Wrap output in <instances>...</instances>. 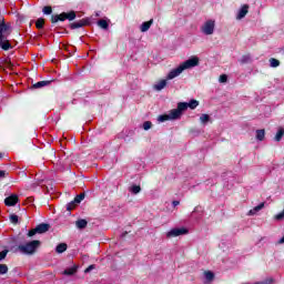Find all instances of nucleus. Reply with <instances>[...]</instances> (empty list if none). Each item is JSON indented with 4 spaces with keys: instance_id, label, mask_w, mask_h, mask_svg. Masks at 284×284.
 Listing matches in <instances>:
<instances>
[{
    "instance_id": "nucleus-1",
    "label": "nucleus",
    "mask_w": 284,
    "mask_h": 284,
    "mask_svg": "<svg viewBox=\"0 0 284 284\" xmlns=\"http://www.w3.org/2000/svg\"><path fill=\"white\" fill-rule=\"evenodd\" d=\"M10 34H12V26L10 22H6V17L0 10V49L4 52L13 48L9 40Z\"/></svg>"
},
{
    "instance_id": "nucleus-2",
    "label": "nucleus",
    "mask_w": 284,
    "mask_h": 284,
    "mask_svg": "<svg viewBox=\"0 0 284 284\" xmlns=\"http://www.w3.org/2000/svg\"><path fill=\"white\" fill-rule=\"evenodd\" d=\"M196 65H199V57H192L191 59L182 62L178 68L171 70L166 79H176V77L182 74L184 70H190V68H196Z\"/></svg>"
},
{
    "instance_id": "nucleus-3",
    "label": "nucleus",
    "mask_w": 284,
    "mask_h": 284,
    "mask_svg": "<svg viewBox=\"0 0 284 284\" xmlns=\"http://www.w3.org/2000/svg\"><path fill=\"white\" fill-rule=\"evenodd\" d=\"M41 247V241L39 240H32L29 242H26L24 244L18 245L19 252L21 254H26L27 256H32L37 254V250Z\"/></svg>"
},
{
    "instance_id": "nucleus-4",
    "label": "nucleus",
    "mask_w": 284,
    "mask_h": 284,
    "mask_svg": "<svg viewBox=\"0 0 284 284\" xmlns=\"http://www.w3.org/2000/svg\"><path fill=\"white\" fill-rule=\"evenodd\" d=\"M74 19H77V11L70 10L60 14H52L51 23H59V21H74Z\"/></svg>"
},
{
    "instance_id": "nucleus-5",
    "label": "nucleus",
    "mask_w": 284,
    "mask_h": 284,
    "mask_svg": "<svg viewBox=\"0 0 284 284\" xmlns=\"http://www.w3.org/2000/svg\"><path fill=\"white\" fill-rule=\"evenodd\" d=\"M45 232H50V224L40 223L34 229L30 230L27 236L32 239V236H36V234H45Z\"/></svg>"
},
{
    "instance_id": "nucleus-6",
    "label": "nucleus",
    "mask_w": 284,
    "mask_h": 284,
    "mask_svg": "<svg viewBox=\"0 0 284 284\" xmlns=\"http://www.w3.org/2000/svg\"><path fill=\"white\" fill-rule=\"evenodd\" d=\"M183 112H185V104L178 103V108L169 111V116L171 121H176L183 116Z\"/></svg>"
},
{
    "instance_id": "nucleus-7",
    "label": "nucleus",
    "mask_w": 284,
    "mask_h": 284,
    "mask_svg": "<svg viewBox=\"0 0 284 284\" xmlns=\"http://www.w3.org/2000/svg\"><path fill=\"white\" fill-rule=\"evenodd\" d=\"M190 231L185 227L181 229H172L166 233V239H176V236H183L185 234H189Z\"/></svg>"
},
{
    "instance_id": "nucleus-8",
    "label": "nucleus",
    "mask_w": 284,
    "mask_h": 284,
    "mask_svg": "<svg viewBox=\"0 0 284 284\" xmlns=\"http://www.w3.org/2000/svg\"><path fill=\"white\" fill-rule=\"evenodd\" d=\"M85 26H90V18H84V19H81L77 22H71L69 24V28L71 30H79V28H85Z\"/></svg>"
},
{
    "instance_id": "nucleus-9",
    "label": "nucleus",
    "mask_w": 284,
    "mask_h": 284,
    "mask_svg": "<svg viewBox=\"0 0 284 284\" xmlns=\"http://www.w3.org/2000/svg\"><path fill=\"white\" fill-rule=\"evenodd\" d=\"M214 26L215 24L213 20L206 21L202 27V32L206 36L214 34Z\"/></svg>"
},
{
    "instance_id": "nucleus-10",
    "label": "nucleus",
    "mask_w": 284,
    "mask_h": 284,
    "mask_svg": "<svg viewBox=\"0 0 284 284\" xmlns=\"http://www.w3.org/2000/svg\"><path fill=\"white\" fill-rule=\"evenodd\" d=\"M18 203H19V195L17 194H12L4 199V205H7V207H14V205H17Z\"/></svg>"
},
{
    "instance_id": "nucleus-11",
    "label": "nucleus",
    "mask_w": 284,
    "mask_h": 284,
    "mask_svg": "<svg viewBox=\"0 0 284 284\" xmlns=\"http://www.w3.org/2000/svg\"><path fill=\"white\" fill-rule=\"evenodd\" d=\"M52 81L54 80H42L39 82H36L34 84H32L33 90H39L41 88H45V85H50V83H52Z\"/></svg>"
},
{
    "instance_id": "nucleus-12",
    "label": "nucleus",
    "mask_w": 284,
    "mask_h": 284,
    "mask_svg": "<svg viewBox=\"0 0 284 284\" xmlns=\"http://www.w3.org/2000/svg\"><path fill=\"white\" fill-rule=\"evenodd\" d=\"M181 104H184V112L190 108V110H196L199 108V100H191L189 103L187 102H180Z\"/></svg>"
},
{
    "instance_id": "nucleus-13",
    "label": "nucleus",
    "mask_w": 284,
    "mask_h": 284,
    "mask_svg": "<svg viewBox=\"0 0 284 284\" xmlns=\"http://www.w3.org/2000/svg\"><path fill=\"white\" fill-rule=\"evenodd\" d=\"M79 272V265L74 264L73 266L63 271L64 276H74Z\"/></svg>"
},
{
    "instance_id": "nucleus-14",
    "label": "nucleus",
    "mask_w": 284,
    "mask_h": 284,
    "mask_svg": "<svg viewBox=\"0 0 284 284\" xmlns=\"http://www.w3.org/2000/svg\"><path fill=\"white\" fill-rule=\"evenodd\" d=\"M152 23H154V19L143 22L140 27V31L148 32V30H150V28H152Z\"/></svg>"
},
{
    "instance_id": "nucleus-15",
    "label": "nucleus",
    "mask_w": 284,
    "mask_h": 284,
    "mask_svg": "<svg viewBox=\"0 0 284 284\" xmlns=\"http://www.w3.org/2000/svg\"><path fill=\"white\" fill-rule=\"evenodd\" d=\"M248 10H250V6L244 4V6L240 9V11H239V13H237V19H245V16L247 14Z\"/></svg>"
},
{
    "instance_id": "nucleus-16",
    "label": "nucleus",
    "mask_w": 284,
    "mask_h": 284,
    "mask_svg": "<svg viewBox=\"0 0 284 284\" xmlns=\"http://www.w3.org/2000/svg\"><path fill=\"white\" fill-rule=\"evenodd\" d=\"M75 227H78V230H85V227H88V221L83 219L75 221Z\"/></svg>"
},
{
    "instance_id": "nucleus-17",
    "label": "nucleus",
    "mask_w": 284,
    "mask_h": 284,
    "mask_svg": "<svg viewBox=\"0 0 284 284\" xmlns=\"http://www.w3.org/2000/svg\"><path fill=\"white\" fill-rule=\"evenodd\" d=\"M263 207H265V203L262 202L260 203L257 206L253 207L250 212L248 215L250 216H254V214H256V212H261V210H263Z\"/></svg>"
},
{
    "instance_id": "nucleus-18",
    "label": "nucleus",
    "mask_w": 284,
    "mask_h": 284,
    "mask_svg": "<svg viewBox=\"0 0 284 284\" xmlns=\"http://www.w3.org/2000/svg\"><path fill=\"white\" fill-rule=\"evenodd\" d=\"M165 85H168V80H161L160 82H158L156 84H154V90H156L158 92H161V90H163L165 88Z\"/></svg>"
},
{
    "instance_id": "nucleus-19",
    "label": "nucleus",
    "mask_w": 284,
    "mask_h": 284,
    "mask_svg": "<svg viewBox=\"0 0 284 284\" xmlns=\"http://www.w3.org/2000/svg\"><path fill=\"white\" fill-rule=\"evenodd\" d=\"M67 250H68V244L65 243H60L55 247L57 254H63V252H65Z\"/></svg>"
},
{
    "instance_id": "nucleus-20",
    "label": "nucleus",
    "mask_w": 284,
    "mask_h": 284,
    "mask_svg": "<svg viewBox=\"0 0 284 284\" xmlns=\"http://www.w3.org/2000/svg\"><path fill=\"white\" fill-rule=\"evenodd\" d=\"M252 61V55L250 54H244L242 55V58L240 59V63L242 65H245V63H250Z\"/></svg>"
},
{
    "instance_id": "nucleus-21",
    "label": "nucleus",
    "mask_w": 284,
    "mask_h": 284,
    "mask_svg": "<svg viewBox=\"0 0 284 284\" xmlns=\"http://www.w3.org/2000/svg\"><path fill=\"white\" fill-rule=\"evenodd\" d=\"M1 63H2V65L8 68L9 70H13V68H14V64L12 63V61L9 58L2 60Z\"/></svg>"
},
{
    "instance_id": "nucleus-22",
    "label": "nucleus",
    "mask_w": 284,
    "mask_h": 284,
    "mask_svg": "<svg viewBox=\"0 0 284 284\" xmlns=\"http://www.w3.org/2000/svg\"><path fill=\"white\" fill-rule=\"evenodd\" d=\"M43 26H45V19L39 18V19L36 21V28H37L38 30H43Z\"/></svg>"
},
{
    "instance_id": "nucleus-23",
    "label": "nucleus",
    "mask_w": 284,
    "mask_h": 284,
    "mask_svg": "<svg viewBox=\"0 0 284 284\" xmlns=\"http://www.w3.org/2000/svg\"><path fill=\"white\" fill-rule=\"evenodd\" d=\"M257 141H263L265 139V129L256 130Z\"/></svg>"
},
{
    "instance_id": "nucleus-24",
    "label": "nucleus",
    "mask_w": 284,
    "mask_h": 284,
    "mask_svg": "<svg viewBox=\"0 0 284 284\" xmlns=\"http://www.w3.org/2000/svg\"><path fill=\"white\" fill-rule=\"evenodd\" d=\"M98 26H99L100 28H102V30H108V28H110V24L108 23V21H106V20H103V19H101V20L98 21Z\"/></svg>"
},
{
    "instance_id": "nucleus-25",
    "label": "nucleus",
    "mask_w": 284,
    "mask_h": 284,
    "mask_svg": "<svg viewBox=\"0 0 284 284\" xmlns=\"http://www.w3.org/2000/svg\"><path fill=\"white\" fill-rule=\"evenodd\" d=\"M284 136V129L283 128H280L276 135H275V141L277 143H280V141L283 139Z\"/></svg>"
},
{
    "instance_id": "nucleus-26",
    "label": "nucleus",
    "mask_w": 284,
    "mask_h": 284,
    "mask_svg": "<svg viewBox=\"0 0 284 284\" xmlns=\"http://www.w3.org/2000/svg\"><path fill=\"white\" fill-rule=\"evenodd\" d=\"M268 61L271 68H278V65H281V61H278L276 58H271Z\"/></svg>"
},
{
    "instance_id": "nucleus-27",
    "label": "nucleus",
    "mask_w": 284,
    "mask_h": 284,
    "mask_svg": "<svg viewBox=\"0 0 284 284\" xmlns=\"http://www.w3.org/2000/svg\"><path fill=\"white\" fill-rule=\"evenodd\" d=\"M158 121H160V123H165V121H172V119L170 118V114H162L159 115Z\"/></svg>"
},
{
    "instance_id": "nucleus-28",
    "label": "nucleus",
    "mask_w": 284,
    "mask_h": 284,
    "mask_svg": "<svg viewBox=\"0 0 284 284\" xmlns=\"http://www.w3.org/2000/svg\"><path fill=\"white\" fill-rule=\"evenodd\" d=\"M204 276H205L206 281H209V282L214 281V273L212 271L204 272Z\"/></svg>"
},
{
    "instance_id": "nucleus-29",
    "label": "nucleus",
    "mask_w": 284,
    "mask_h": 284,
    "mask_svg": "<svg viewBox=\"0 0 284 284\" xmlns=\"http://www.w3.org/2000/svg\"><path fill=\"white\" fill-rule=\"evenodd\" d=\"M77 205H79L77 202L71 201L70 203L67 204V211L68 212H72V210H74V207H77Z\"/></svg>"
},
{
    "instance_id": "nucleus-30",
    "label": "nucleus",
    "mask_w": 284,
    "mask_h": 284,
    "mask_svg": "<svg viewBox=\"0 0 284 284\" xmlns=\"http://www.w3.org/2000/svg\"><path fill=\"white\" fill-rule=\"evenodd\" d=\"M9 220H10V222H11L13 225H17V223H19V215H17V214H11V215L9 216Z\"/></svg>"
},
{
    "instance_id": "nucleus-31",
    "label": "nucleus",
    "mask_w": 284,
    "mask_h": 284,
    "mask_svg": "<svg viewBox=\"0 0 284 284\" xmlns=\"http://www.w3.org/2000/svg\"><path fill=\"white\" fill-rule=\"evenodd\" d=\"M130 192H132V194H139V192H141V185H132Z\"/></svg>"
},
{
    "instance_id": "nucleus-32",
    "label": "nucleus",
    "mask_w": 284,
    "mask_h": 284,
    "mask_svg": "<svg viewBox=\"0 0 284 284\" xmlns=\"http://www.w3.org/2000/svg\"><path fill=\"white\" fill-rule=\"evenodd\" d=\"M83 199H85V193H80L79 195H77L75 197H74V203H78V205H79V203H81V201H83Z\"/></svg>"
},
{
    "instance_id": "nucleus-33",
    "label": "nucleus",
    "mask_w": 284,
    "mask_h": 284,
    "mask_svg": "<svg viewBox=\"0 0 284 284\" xmlns=\"http://www.w3.org/2000/svg\"><path fill=\"white\" fill-rule=\"evenodd\" d=\"M8 266L7 264H0V276H3V274H8Z\"/></svg>"
},
{
    "instance_id": "nucleus-34",
    "label": "nucleus",
    "mask_w": 284,
    "mask_h": 284,
    "mask_svg": "<svg viewBox=\"0 0 284 284\" xmlns=\"http://www.w3.org/2000/svg\"><path fill=\"white\" fill-rule=\"evenodd\" d=\"M43 14H52V7L45 6L42 8Z\"/></svg>"
},
{
    "instance_id": "nucleus-35",
    "label": "nucleus",
    "mask_w": 284,
    "mask_h": 284,
    "mask_svg": "<svg viewBox=\"0 0 284 284\" xmlns=\"http://www.w3.org/2000/svg\"><path fill=\"white\" fill-rule=\"evenodd\" d=\"M9 250H3L0 252V263L1 261H6V256H8Z\"/></svg>"
},
{
    "instance_id": "nucleus-36",
    "label": "nucleus",
    "mask_w": 284,
    "mask_h": 284,
    "mask_svg": "<svg viewBox=\"0 0 284 284\" xmlns=\"http://www.w3.org/2000/svg\"><path fill=\"white\" fill-rule=\"evenodd\" d=\"M200 121H201V123H207V121H210V115H207V114H202L201 116H200Z\"/></svg>"
},
{
    "instance_id": "nucleus-37",
    "label": "nucleus",
    "mask_w": 284,
    "mask_h": 284,
    "mask_svg": "<svg viewBox=\"0 0 284 284\" xmlns=\"http://www.w3.org/2000/svg\"><path fill=\"white\" fill-rule=\"evenodd\" d=\"M275 221H283L284 219V210L282 212H280L278 214H276L274 216Z\"/></svg>"
},
{
    "instance_id": "nucleus-38",
    "label": "nucleus",
    "mask_w": 284,
    "mask_h": 284,
    "mask_svg": "<svg viewBox=\"0 0 284 284\" xmlns=\"http://www.w3.org/2000/svg\"><path fill=\"white\" fill-rule=\"evenodd\" d=\"M152 128V123L150 121H145L143 123V130L148 131Z\"/></svg>"
},
{
    "instance_id": "nucleus-39",
    "label": "nucleus",
    "mask_w": 284,
    "mask_h": 284,
    "mask_svg": "<svg viewBox=\"0 0 284 284\" xmlns=\"http://www.w3.org/2000/svg\"><path fill=\"white\" fill-rule=\"evenodd\" d=\"M220 83H227V75L226 74L220 75Z\"/></svg>"
},
{
    "instance_id": "nucleus-40",
    "label": "nucleus",
    "mask_w": 284,
    "mask_h": 284,
    "mask_svg": "<svg viewBox=\"0 0 284 284\" xmlns=\"http://www.w3.org/2000/svg\"><path fill=\"white\" fill-rule=\"evenodd\" d=\"M94 264L89 265L85 270L84 273L88 274V272H92V270H94Z\"/></svg>"
},
{
    "instance_id": "nucleus-41",
    "label": "nucleus",
    "mask_w": 284,
    "mask_h": 284,
    "mask_svg": "<svg viewBox=\"0 0 284 284\" xmlns=\"http://www.w3.org/2000/svg\"><path fill=\"white\" fill-rule=\"evenodd\" d=\"M6 176H8V172L0 171V179H6Z\"/></svg>"
},
{
    "instance_id": "nucleus-42",
    "label": "nucleus",
    "mask_w": 284,
    "mask_h": 284,
    "mask_svg": "<svg viewBox=\"0 0 284 284\" xmlns=\"http://www.w3.org/2000/svg\"><path fill=\"white\" fill-rule=\"evenodd\" d=\"M172 203H173V206H174V207H176V205H180V204H181V202H179V201H173Z\"/></svg>"
},
{
    "instance_id": "nucleus-43",
    "label": "nucleus",
    "mask_w": 284,
    "mask_h": 284,
    "mask_svg": "<svg viewBox=\"0 0 284 284\" xmlns=\"http://www.w3.org/2000/svg\"><path fill=\"white\" fill-rule=\"evenodd\" d=\"M283 243H284V236L278 240V244H280V245H283Z\"/></svg>"
},
{
    "instance_id": "nucleus-44",
    "label": "nucleus",
    "mask_w": 284,
    "mask_h": 284,
    "mask_svg": "<svg viewBox=\"0 0 284 284\" xmlns=\"http://www.w3.org/2000/svg\"><path fill=\"white\" fill-rule=\"evenodd\" d=\"M0 70H2V72H6V68H3V65L0 64Z\"/></svg>"
},
{
    "instance_id": "nucleus-45",
    "label": "nucleus",
    "mask_w": 284,
    "mask_h": 284,
    "mask_svg": "<svg viewBox=\"0 0 284 284\" xmlns=\"http://www.w3.org/2000/svg\"><path fill=\"white\" fill-rule=\"evenodd\" d=\"M0 159H3V153H0Z\"/></svg>"
}]
</instances>
